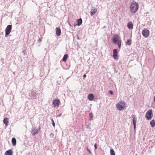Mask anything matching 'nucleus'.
<instances>
[{"instance_id": "obj_1", "label": "nucleus", "mask_w": 155, "mask_h": 155, "mask_svg": "<svg viewBox=\"0 0 155 155\" xmlns=\"http://www.w3.org/2000/svg\"><path fill=\"white\" fill-rule=\"evenodd\" d=\"M139 7L138 3L134 1H133L130 6V12L133 14H134L138 10Z\"/></svg>"}, {"instance_id": "obj_2", "label": "nucleus", "mask_w": 155, "mask_h": 155, "mask_svg": "<svg viewBox=\"0 0 155 155\" xmlns=\"http://www.w3.org/2000/svg\"><path fill=\"white\" fill-rule=\"evenodd\" d=\"M114 43H116L118 45V48H120L121 46V40L120 36L118 35H115L112 39Z\"/></svg>"}, {"instance_id": "obj_3", "label": "nucleus", "mask_w": 155, "mask_h": 155, "mask_svg": "<svg viewBox=\"0 0 155 155\" xmlns=\"http://www.w3.org/2000/svg\"><path fill=\"white\" fill-rule=\"evenodd\" d=\"M126 107L124 101H121L116 104V107L120 111L124 110Z\"/></svg>"}, {"instance_id": "obj_4", "label": "nucleus", "mask_w": 155, "mask_h": 155, "mask_svg": "<svg viewBox=\"0 0 155 155\" xmlns=\"http://www.w3.org/2000/svg\"><path fill=\"white\" fill-rule=\"evenodd\" d=\"M12 30V25H8L6 28L5 30V36L7 37L11 33Z\"/></svg>"}, {"instance_id": "obj_5", "label": "nucleus", "mask_w": 155, "mask_h": 155, "mask_svg": "<svg viewBox=\"0 0 155 155\" xmlns=\"http://www.w3.org/2000/svg\"><path fill=\"white\" fill-rule=\"evenodd\" d=\"M145 117L147 120H150L153 117V114L151 110H149L147 112Z\"/></svg>"}, {"instance_id": "obj_6", "label": "nucleus", "mask_w": 155, "mask_h": 155, "mask_svg": "<svg viewBox=\"0 0 155 155\" xmlns=\"http://www.w3.org/2000/svg\"><path fill=\"white\" fill-rule=\"evenodd\" d=\"M142 33L143 35L145 38L148 37L150 34L149 31L147 29H143L142 32Z\"/></svg>"}, {"instance_id": "obj_7", "label": "nucleus", "mask_w": 155, "mask_h": 155, "mask_svg": "<svg viewBox=\"0 0 155 155\" xmlns=\"http://www.w3.org/2000/svg\"><path fill=\"white\" fill-rule=\"evenodd\" d=\"M40 130L41 128L40 127H39L38 129H36L34 128L33 129H32L31 132L32 133L33 135H35L37 134L38 132L40 131Z\"/></svg>"}, {"instance_id": "obj_8", "label": "nucleus", "mask_w": 155, "mask_h": 155, "mask_svg": "<svg viewBox=\"0 0 155 155\" xmlns=\"http://www.w3.org/2000/svg\"><path fill=\"white\" fill-rule=\"evenodd\" d=\"M113 57L115 59H117L118 57L117 49H114L113 50Z\"/></svg>"}, {"instance_id": "obj_9", "label": "nucleus", "mask_w": 155, "mask_h": 155, "mask_svg": "<svg viewBox=\"0 0 155 155\" xmlns=\"http://www.w3.org/2000/svg\"><path fill=\"white\" fill-rule=\"evenodd\" d=\"M60 103V101L58 99H55L53 100L52 103L54 106H55L58 107L59 104Z\"/></svg>"}, {"instance_id": "obj_10", "label": "nucleus", "mask_w": 155, "mask_h": 155, "mask_svg": "<svg viewBox=\"0 0 155 155\" xmlns=\"http://www.w3.org/2000/svg\"><path fill=\"white\" fill-rule=\"evenodd\" d=\"M56 33L57 35L59 36L61 34V30L58 27L56 28Z\"/></svg>"}, {"instance_id": "obj_11", "label": "nucleus", "mask_w": 155, "mask_h": 155, "mask_svg": "<svg viewBox=\"0 0 155 155\" xmlns=\"http://www.w3.org/2000/svg\"><path fill=\"white\" fill-rule=\"evenodd\" d=\"M132 117L133 118V123L134 126V128L135 129L136 124L137 120L135 118L134 115Z\"/></svg>"}, {"instance_id": "obj_12", "label": "nucleus", "mask_w": 155, "mask_h": 155, "mask_svg": "<svg viewBox=\"0 0 155 155\" xmlns=\"http://www.w3.org/2000/svg\"><path fill=\"white\" fill-rule=\"evenodd\" d=\"M127 28L130 29H133V25L132 22H129L127 23Z\"/></svg>"}, {"instance_id": "obj_13", "label": "nucleus", "mask_w": 155, "mask_h": 155, "mask_svg": "<svg viewBox=\"0 0 155 155\" xmlns=\"http://www.w3.org/2000/svg\"><path fill=\"white\" fill-rule=\"evenodd\" d=\"M13 153L11 150L6 151L5 153V155H12Z\"/></svg>"}, {"instance_id": "obj_14", "label": "nucleus", "mask_w": 155, "mask_h": 155, "mask_svg": "<svg viewBox=\"0 0 155 155\" xmlns=\"http://www.w3.org/2000/svg\"><path fill=\"white\" fill-rule=\"evenodd\" d=\"M88 99L91 101H92L94 98V96L93 94H90L88 95L87 97Z\"/></svg>"}, {"instance_id": "obj_15", "label": "nucleus", "mask_w": 155, "mask_h": 155, "mask_svg": "<svg viewBox=\"0 0 155 155\" xmlns=\"http://www.w3.org/2000/svg\"><path fill=\"white\" fill-rule=\"evenodd\" d=\"M97 8L92 9L90 12L91 15L92 16L94 15L97 12Z\"/></svg>"}, {"instance_id": "obj_16", "label": "nucleus", "mask_w": 155, "mask_h": 155, "mask_svg": "<svg viewBox=\"0 0 155 155\" xmlns=\"http://www.w3.org/2000/svg\"><path fill=\"white\" fill-rule=\"evenodd\" d=\"M68 57V54H65L62 58V61L64 62H66L67 60Z\"/></svg>"}, {"instance_id": "obj_17", "label": "nucleus", "mask_w": 155, "mask_h": 155, "mask_svg": "<svg viewBox=\"0 0 155 155\" xmlns=\"http://www.w3.org/2000/svg\"><path fill=\"white\" fill-rule=\"evenodd\" d=\"M8 118L5 117V118L3 120V123L5 124L6 126H7L8 125Z\"/></svg>"}, {"instance_id": "obj_18", "label": "nucleus", "mask_w": 155, "mask_h": 155, "mask_svg": "<svg viewBox=\"0 0 155 155\" xmlns=\"http://www.w3.org/2000/svg\"><path fill=\"white\" fill-rule=\"evenodd\" d=\"M150 124L152 127H154L155 125V120H152L150 121Z\"/></svg>"}, {"instance_id": "obj_19", "label": "nucleus", "mask_w": 155, "mask_h": 155, "mask_svg": "<svg viewBox=\"0 0 155 155\" xmlns=\"http://www.w3.org/2000/svg\"><path fill=\"white\" fill-rule=\"evenodd\" d=\"M12 141L13 145L15 146L16 145V140L15 138L14 137L12 138Z\"/></svg>"}, {"instance_id": "obj_20", "label": "nucleus", "mask_w": 155, "mask_h": 155, "mask_svg": "<svg viewBox=\"0 0 155 155\" xmlns=\"http://www.w3.org/2000/svg\"><path fill=\"white\" fill-rule=\"evenodd\" d=\"M77 22L78 23L77 25L78 26H80L82 23V20L81 18H80L79 19H78Z\"/></svg>"}, {"instance_id": "obj_21", "label": "nucleus", "mask_w": 155, "mask_h": 155, "mask_svg": "<svg viewBox=\"0 0 155 155\" xmlns=\"http://www.w3.org/2000/svg\"><path fill=\"white\" fill-rule=\"evenodd\" d=\"M131 41L130 40L128 39L126 42V44L128 45H131Z\"/></svg>"}, {"instance_id": "obj_22", "label": "nucleus", "mask_w": 155, "mask_h": 155, "mask_svg": "<svg viewBox=\"0 0 155 155\" xmlns=\"http://www.w3.org/2000/svg\"><path fill=\"white\" fill-rule=\"evenodd\" d=\"M110 155H115L113 149L110 150Z\"/></svg>"}, {"instance_id": "obj_23", "label": "nucleus", "mask_w": 155, "mask_h": 155, "mask_svg": "<svg viewBox=\"0 0 155 155\" xmlns=\"http://www.w3.org/2000/svg\"><path fill=\"white\" fill-rule=\"evenodd\" d=\"M89 116L91 118V120L93 119V114L92 113H90L89 114Z\"/></svg>"}, {"instance_id": "obj_24", "label": "nucleus", "mask_w": 155, "mask_h": 155, "mask_svg": "<svg viewBox=\"0 0 155 155\" xmlns=\"http://www.w3.org/2000/svg\"><path fill=\"white\" fill-rule=\"evenodd\" d=\"M109 93L111 94H113V91H109Z\"/></svg>"}, {"instance_id": "obj_25", "label": "nucleus", "mask_w": 155, "mask_h": 155, "mask_svg": "<svg viewBox=\"0 0 155 155\" xmlns=\"http://www.w3.org/2000/svg\"><path fill=\"white\" fill-rule=\"evenodd\" d=\"M94 147H95V149H96L97 148V144L96 143H95V144H94Z\"/></svg>"}, {"instance_id": "obj_26", "label": "nucleus", "mask_w": 155, "mask_h": 155, "mask_svg": "<svg viewBox=\"0 0 155 155\" xmlns=\"http://www.w3.org/2000/svg\"><path fill=\"white\" fill-rule=\"evenodd\" d=\"M52 125L54 127H55V124L54 122L52 123Z\"/></svg>"}, {"instance_id": "obj_27", "label": "nucleus", "mask_w": 155, "mask_h": 155, "mask_svg": "<svg viewBox=\"0 0 155 155\" xmlns=\"http://www.w3.org/2000/svg\"><path fill=\"white\" fill-rule=\"evenodd\" d=\"M86 75L85 74H84L83 75L84 79L86 78Z\"/></svg>"}, {"instance_id": "obj_28", "label": "nucleus", "mask_w": 155, "mask_h": 155, "mask_svg": "<svg viewBox=\"0 0 155 155\" xmlns=\"http://www.w3.org/2000/svg\"><path fill=\"white\" fill-rule=\"evenodd\" d=\"M87 149L88 151L90 153H91L90 150L88 148H87Z\"/></svg>"}, {"instance_id": "obj_29", "label": "nucleus", "mask_w": 155, "mask_h": 155, "mask_svg": "<svg viewBox=\"0 0 155 155\" xmlns=\"http://www.w3.org/2000/svg\"><path fill=\"white\" fill-rule=\"evenodd\" d=\"M61 114H59V115H58V117H60V116H61Z\"/></svg>"}, {"instance_id": "obj_30", "label": "nucleus", "mask_w": 155, "mask_h": 155, "mask_svg": "<svg viewBox=\"0 0 155 155\" xmlns=\"http://www.w3.org/2000/svg\"><path fill=\"white\" fill-rule=\"evenodd\" d=\"M51 121L52 122V123L54 122V120H53V119H51Z\"/></svg>"}, {"instance_id": "obj_31", "label": "nucleus", "mask_w": 155, "mask_h": 155, "mask_svg": "<svg viewBox=\"0 0 155 155\" xmlns=\"http://www.w3.org/2000/svg\"><path fill=\"white\" fill-rule=\"evenodd\" d=\"M154 101H155V96H154Z\"/></svg>"}, {"instance_id": "obj_32", "label": "nucleus", "mask_w": 155, "mask_h": 155, "mask_svg": "<svg viewBox=\"0 0 155 155\" xmlns=\"http://www.w3.org/2000/svg\"><path fill=\"white\" fill-rule=\"evenodd\" d=\"M135 155H137V154H136Z\"/></svg>"}]
</instances>
